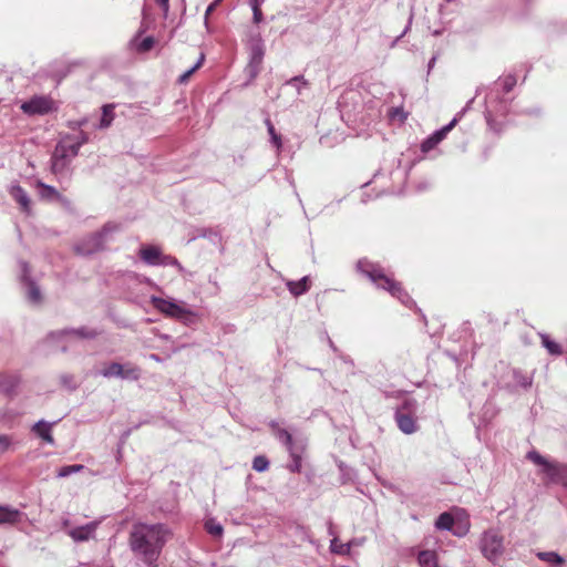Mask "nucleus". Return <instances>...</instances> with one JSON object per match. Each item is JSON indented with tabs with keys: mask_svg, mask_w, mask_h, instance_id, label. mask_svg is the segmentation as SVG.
I'll return each mask as SVG.
<instances>
[{
	"mask_svg": "<svg viewBox=\"0 0 567 567\" xmlns=\"http://www.w3.org/2000/svg\"><path fill=\"white\" fill-rule=\"evenodd\" d=\"M168 535L169 530L163 524L136 523L132 526L128 545L144 563H152L158 559Z\"/></svg>",
	"mask_w": 567,
	"mask_h": 567,
	"instance_id": "f257e3e1",
	"label": "nucleus"
},
{
	"mask_svg": "<svg viewBox=\"0 0 567 567\" xmlns=\"http://www.w3.org/2000/svg\"><path fill=\"white\" fill-rule=\"evenodd\" d=\"M86 142L85 137L74 140L71 136L63 137L55 146L52 154V171L60 173L65 169L68 164L74 158L82 144Z\"/></svg>",
	"mask_w": 567,
	"mask_h": 567,
	"instance_id": "f03ea898",
	"label": "nucleus"
},
{
	"mask_svg": "<svg viewBox=\"0 0 567 567\" xmlns=\"http://www.w3.org/2000/svg\"><path fill=\"white\" fill-rule=\"evenodd\" d=\"M480 547L484 557L494 563L504 553V537L497 529H487L481 537Z\"/></svg>",
	"mask_w": 567,
	"mask_h": 567,
	"instance_id": "7ed1b4c3",
	"label": "nucleus"
},
{
	"mask_svg": "<svg viewBox=\"0 0 567 567\" xmlns=\"http://www.w3.org/2000/svg\"><path fill=\"white\" fill-rule=\"evenodd\" d=\"M536 465L543 466V472L555 483L566 484L567 478V465L549 462L537 452H529L527 455Z\"/></svg>",
	"mask_w": 567,
	"mask_h": 567,
	"instance_id": "20e7f679",
	"label": "nucleus"
},
{
	"mask_svg": "<svg viewBox=\"0 0 567 567\" xmlns=\"http://www.w3.org/2000/svg\"><path fill=\"white\" fill-rule=\"evenodd\" d=\"M21 111L30 116L45 115L56 111V105L53 99L45 95H35L29 101H25L20 106Z\"/></svg>",
	"mask_w": 567,
	"mask_h": 567,
	"instance_id": "39448f33",
	"label": "nucleus"
},
{
	"mask_svg": "<svg viewBox=\"0 0 567 567\" xmlns=\"http://www.w3.org/2000/svg\"><path fill=\"white\" fill-rule=\"evenodd\" d=\"M151 303L156 310L173 319H185L189 316H193L190 310L186 309L183 305L176 303L172 300H166L159 297H152Z\"/></svg>",
	"mask_w": 567,
	"mask_h": 567,
	"instance_id": "423d86ee",
	"label": "nucleus"
},
{
	"mask_svg": "<svg viewBox=\"0 0 567 567\" xmlns=\"http://www.w3.org/2000/svg\"><path fill=\"white\" fill-rule=\"evenodd\" d=\"M373 282L378 288L386 290L402 302H406V300H409V296L402 287V284L396 281L393 277L385 275L384 270L380 272V278L374 279Z\"/></svg>",
	"mask_w": 567,
	"mask_h": 567,
	"instance_id": "0eeeda50",
	"label": "nucleus"
},
{
	"mask_svg": "<svg viewBox=\"0 0 567 567\" xmlns=\"http://www.w3.org/2000/svg\"><path fill=\"white\" fill-rule=\"evenodd\" d=\"M105 230L92 234L75 247L79 255H91L103 249Z\"/></svg>",
	"mask_w": 567,
	"mask_h": 567,
	"instance_id": "6e6552de",
	"label": "nucleus"
},
{
	"mask_svg": "<svg viewBox=\"0 0 567 567\" xmlns=\"http://www.w3.org/2000/svg\"><path fill=\"white\" fill-rule=\"evenodd\" d=\"M455 124L456 120L454 118L450 124L443 126L441 130L430 135L426 140L422 142L421 151L423 153H427L435 148L446 137V135L455 126Z\"/></svg>",
	"mask_w": 567,
	"mask_h": 567,
	"instance_id": "1a4fd4ad",
	"label": "nucleus"
},
{
	"mask_svg": "<svg viewBox=\"0 0 567 567\" xmlns=\"http://www.w3.org/2000/svg\"><path fill=\"white\" fill-rule=\"evenodd\" d=\"M395 422L398 427L405 434H412L417 431L416 419L412 414H405L402 411H396Z\"/></svg>",
	"mask_w": 567,
	"mask_h": 567,
	"instance_id": "9d476101",
	"label": "nucleus"
},
{
	"mask_svg": "<svg viewBox=\"0 0 567 567\" xmlns=\"http://www.w3.org/2000/svg\"><path fill=\"white\" fill-rule=\"evenodd\" d=\"M355 268L359 272L367 276L371 281L380 278V272L383 270L379 265L370 261L367 258L358 260Z\"/></svg>",
	"mask_w": 567,
	"mask_h": 567,
	"instance_id": "9b49d317",
	"label": "nucleus"
},
{
	"mask_svg": "<svg viewBox=\"0 0 567 567\" xmlns=\"http://www.w3.org/2000/svg\"><path fill=\"white\" fill-rule=\"evenodd\" d=\"M9 193L11 197L20 205L21 210L25 214H30L31 200L27 192L21 186L13 185L11 186Z\"/></svg>",
	"mask_w": 567,
	"mask_h": 567,
	"instance_id": "f8f14e48",
	"label": "nucleus"
},
{
	"mask_svg": "<svg viewBox=\"0 0 567 567\" xmlns=\"http://www.w3.org/2000/svg\"><path fill=\"white\" fill-rule=\"evenodd\" d=\"M21 513L9 506H0V525L16 524L20 520Z\"/></svg>",
	"mask_w": 567,
	"mask_h": 567,
	"instance_id": "ddd939ff",
	"label": "nucleus"
},
{
	"mask_svg": "<svg viewBox=\"0 0 567 567\" xmlns=\"http://www.w3.org/2000/svg\"><path fill=\"white\" fill-rule=\"evenodd\" d=\"M420 567H437L439 557L435 550H421L417 555Z\"/></svg>",
	"mask_w": 567,
	"mask_h": 567,
	"instance_id": "4468645a",
	"label": "nucleus"
},
{
	"mask_svg": "<svg viewBox=\"0 0 567 567\" xmlns=\"http://www.w3.org/2000/svg\"><path fill=\"white\" fill-rule=\"evenodd\" d=\"M140 257L150 265H157L159 262L161 250L155 246H146L141 248Z\"/></svg>",
	"mask_w": 567,
	"mask_h": 567,
	"instance_id": "2eb2a0df",
	"label": "nucleus"
},
{
	"mask_svg": "<svg viewBox=\"0 0 567 567\" xmlns=\"http://www.w3.org/2000/svg\"><path fill=\"white\" fill-rule=\"evenodd\" d=\"M287 288L291 295L299 297L309 290L310 280L308 277H303L298 281H288Z\"/></svg>",
	"mask_w": 567,
	"mask_h": 567,
	"instance_id": "dca6fc26",
	"label": "nucleus"
},
{
	"mask_svg": "<svg viewBox=\"0 0 567 567\" xmlns=\"http://www.w3.org/2000/svg\"><path fill=\"white\" fill-rule=\"evenodd\" d=\"M95 524L75 527L70 532V536L76 542L87 540L95 530Z\"/></svg>",
	"mask_w": 567,
	"mask_h": 567,
	"instance_id": "f3484780",
	"label": "nucleus"
},
{
	"mask_svg": "<svg viewBox=\"0 0 567 567\" xmlns=\"http://www.w3.org/2000/svg\"><path fill=\"white\" fill-rule=\"evenodd\" d=\"M32 431L47 443H54V439L51 434V424L44 421H39L33 425Z\"/></svg>",
	"mask_w": 567,
	"mask_h": 567,
	"instance_id": "a211bd4d",
	"label": "nucleus"
},
{
	"mask_svg": "<svg viewBox=\"0 0 567 567\" xmlns=\"http://www.w3.org/2000/svg\"><path fill=\"white\" fill-rule=\"evenodd\" d=\"M305 447L303 446H295L288 450L290 457H291V464L289 465V470L291 472L299 473L302 467V452Z\"/></svg>",
	"mask_w": 567,
	"mask_h": 567,
	"instance_id": "6ab92c4d",
	"label": "nucleus"
},
{
	"mask_svg": "<svg viewBox=\"0 0 567 567\" xmlns=\"http://www.w3.org/2000/svg\"><path fill=\"white\" fill-rule=\"evenodd\" d=\"M121 378L137 381L141 378V369L132 363H126L123 365Z\"/></svg>",
	"mask_w": 567,
	"mask_h": 567,
	"instance_id": "aec40b11",
	"label": "nucleus"
},
{
	"mask_svg": "<svg viewBox=\"0 0 567 567\" xmlns=\"http://www.w3.org/2000/svg\"><path fill=\"white\" fill-rule=\"evenodd\" d=\"M276 431V436L285 444L287 450L295 447L292 435L285 429H280L277 425H271Z\"/></svg>",
	"mask_w": 567,
	"mask_h": 567,
	"instance_id": "412c9836",
	"label": "nucleus"
},
{
	"mask_svg": "<svg viewBox=\"0 0 567 567\" xmlns=\"http://www.w3.org/2000/svg\"><path fill=\"white\" fill-rule=\"evenodd\" d=\"M453 525H454V518L450 513H446V512L442 513L435 522L436 528L443 529V530H451Z\"/></svg>",
	"mask_w": 567,
	"mask_h": 567,
	"instance_id": "4be33fe9",
	"label": "nucleus"
},
{
	"mask_svg": "<svg viewBox=\"0 0 567 567\" xmlns=\"http://www.w3.org/2000/svg\"><path fill=\"white\" fill-rule=\"evenodd\" d=\"M204 61H205V54L203 52H200L195 65L193 68H190L189 70H187L186 72H184L178 78V83L184 84V83L188 82L190 76L203 65Z\"/></svg>",
	"mask_w": 567,
	"mask_h": 567,
	"instance_id": "5701e85b",
	"label": "nucleus"
},
{
	"mask_svg": "<svg viewBox=\"0 0 567 567\" xmlns=\"http://www.w3.org/2000/svg\"><path fill=\"white\" fill-rule=\"evenodd\" d=\"M102 111L103 112H102L100 126L105 128V127H109L114 120V105L113 104L104 105Z\"/></svg>",
	"mask_w": 567,
	"mask_h": 567,
	"instance_id": "b1692460",
	"label": "nucleus"
},
{
	"mask_svg": "<svg viewBox=\"0 0 567 567\" xmlns=\"http://www.w3.org/2000/svg\"><path fill=\"white\" fill-rule=\"evenodd\" d=\"M135 45V50L138 53H146L151 51L155 44V39L153 37H146L142 41L136 42V39L133 41Z\"/></svg>",
	"mask_w": 567,
	"mask_h": 567,
	"instance_id": "393cba45",
	"label": "nucleus"
},
{
	"mask_svg": "<svg viewBox=\"0 0 567 567\" xmlns=\"http://www.w3.org/2000/svg\"><path fill=\"white\" fill-rule=\"evenodd\" d=\"M123 373V364L117 362H112L106 368L102 370V375L105 378L118 377L121 378Z\"/></svg>",
	"mask_w": 567,
	"mask_h": 567,
	"instance_id": "a878e982",
	"label": "nucleus"
},
{
	"mask_svg": "<svg viewBox=\"0 0 567 567\" xmlns=\"http://www.w3.org/2000/svg\"><path fill=\"white\" fill-rule=\"evenodd\" d=\"M38 187L41 188V197L42 198H44V199L60 198V194L54 187L45 185L42 182L38 183Z\"/></svg>",
	"mask_w": 567,
	"mask_h": 567,
	"instance_id": "bb28decb",
	"label": "nucleus"
},
{
	"mask_svg": "<svg viewBox=\"0 0 567 567\" xmlns=\"http://www.w3.org/2000/svg\"><path fill=\"white\" fill-rule=\"evenodd\" d=\"M537 557L540 560H544V561H547V563L557 564V565H563L564 564V558L560 557L555 551H542V553L537 554Z\"/></svg>",
	"mask_w": 567,
	"mask_h": 567,
	"instance_id": "cd10ccee",
	"label": "nucleus"
},
{
	"mask_svg": "<svg viewBox=\"0 0 567 567\" xmlns=\"http://www.w3.org/2000/svg\"><path fill=\"white\" fill-rule=\"evenodd\" d=\"M84 470V466L81 465V464H74V465H65V466H62L59 471H58V476L59 477H66L73 473H79L81 471Z\"/></svg>",
	"mask_w": 567,
	"mask_h": 567,
	"instance_id": "c85d7f7f",
	"label": "nucleus"
},
{
	"mask_svg": "<svg viewBox=\"0 0 567 567\" xmlns=\"http://www.w3.org/2000/svg\"><path fill=\"white\" fill-rule=\"evenodd\" d=\"M543 344L548 350L549 353L555 355H560L563 353V349L560 344L557 342L549 340L548 338H543Z\"/></svg>",
	"mask_w": 567,
	"mask_h": 567,
	"instance_id": "c756f323",
	"label": "nucleus"
},
{
	"mask_svg": "<svg viewBox=\"0 0 567 567\" xmlns=\"http://www.w3.org/2000/svg\"><path fill=\"white\" fill-rule=\"evenodd\" d=\"M268 466H269V462L262 455L256 456L252 461V468L257 472H264L268 468Z\"/></svg>",
	"mask_w": 567,
	"mask_h": 567,
	"instance_id": "7c9ffc66",
	"label": "nucleus"
},
{
	"mask_svg": "<svg viewBox=\"0 0 567 567\" xmlns=\"http://www.w3.org/2000/svg\"><path fill=\"white\" fill-rule=\"evenodd\" d=\"M264 58V51L260 47H255L251 53L250 64L255 68H259Z\"/></svg>",
	"mask_w": 567,
	"mask_h": 567,
	"instance_id": "2f4dec72",
	"label": "nucleus"
},
{
	"mask_svg": "<svg viewBox=\"0 0 567 567\" xmlns=\"http://www.w3.org/2000/svg\"><path fill=\"white\" fill-rule=\"evenodd\" d=\"M331 551L339 554V555H346L350 551V545L349 544H338L337 540H332L331 543Z\"/></svg>",
	"mask_w": 567,
	"mask_h": 567,
	"instance_id": "473e14b6",
	"label": "nucleus"
},
{
	"mask_svg": "<svg viewBox=\"0 0 567 567\" xmlns=\"http://www.w3.org/2000/svg\"><path fill=\"white\" fill-rule=\"evenodd\" d=\"M389 116L392 120L398 118L400 122H404L408 118V113H405L402 107H392L389 112Z\"/></svg>",
	"mask_w": 567,
	"mask_h": 567,
	"instance_id": "72a5a7b5",
	"label": "nucleus"
},
{
	"mask_svg": "<svg viewBox=\"0 0 567 567\" xmlns=\"http://www.w3.org/2000/svg\"><path fill=\"white\" fill-rule=\"evenodd\" d=\"M517 83V80L514 75H506L504 79H503V90L505 93H508L511 92L514 86L516 85Z\"/></svg>",
	"mask_w": 567,
	"mask_h": 567,
	"instance_id": "f704fd0d",
	"label": "nucleus"
},
{
	"mask_svg": "<svg viewBox=\"0 0 567 567\" xmlns=\"http://www.w3.org/2000/svg\"><path fill=\"white\" fill-rule=\"evenodd\" d=\"M206 530L213 536H220L223 534V527L214 522L206 523Z\"/></svg>",
	"mask_w": 567,
	"mask_h": 567,
	"instance_id": "c9c22d12",
	"label": "nucleus"
},
{
	"mask_svg": "<svg viewBox=\"0 0 567 567\" xmlns=\"http://www.w3.org/2000/svg\"><path fill=\"white\" fill-rule=\"evenodd\" d=\"M415 408V401L411 399H405L402 405L396 411H402L405 414H412Z\"/></svg>",
	"mask_w": 567,
	"mask_h": 567,
	"instance_id": "e433bc0d",
	"label": "nucleus"
},
{
	"mask_svg": "<svg viewBox=\"0 0 567 567\" xmlns=\"http://www.w3.org/2000/svg\"><path fill=\"white\" fill-rule=\"evenodd\" d=\"M29 298L33 302H39L41 300V293L39 288L35 285H31L29 289Z\"/></svg>",
	"mask_w": 567,
	"mask_h": 567,
	"instance_id": "4c0bfd02",
	"label": "nucleus"
},
{
	"mask_svg": "<svg viewBox=\"0 0 567 567\" xmlns=\"http://www.w3.org/2000/svg\"><path fill=\"white\" fill-rule=\"evenodd\" d=\"M10 445V437L8 435H0V452L8 450Z\"/></svg>",
	"mask_w": 567,
	"mask_h": 567,
	"instance_id": "58836bf2",
	"label": "nucleus"
},
{
	"mask_svg": "<svg viewBox=\"0 0 567 567\" xmlns=\"http://www.w3.org/2000/svg\"><path fill=\"white\" fill-rule=\"evenodd\" d=\"M252 11H254V21L256 23L261 22V20H262V11H261L260 7H252Z\"/></svg>",
	"mask_w": 567,
	"mask_h": 567,
	"instance_id": "ea45409f",
	"label": "nucleus"
},
{
	"mask_svg": "<svg viewBox=\"0 0 567 567\" xmlns=\"http://www.w3.org/2000/svg\"><path fill=\"white\" fill-rule=\"evenodd\" d=\"M265 124H266V126H267V130H268V133H269L270 137H271V136H275L276 134H278V133L276 132V130H275L274 124L271 123V121H270L269 118H266V120H265Z\"/></svg>",
	"mask_w": 567,
	"mask_h": 567,
	"instance_id": "a19ab883",
	"label": "nucleus"
},
{
	"mask_svg": "<svg viewBox=\"0 0 567 567\" xmlns=\"http://www.w3.org/2000/svg\"><path fill=\"white\" fill-rule=\"evenodd\" d=\"M271 142L276 146L277 150H279L282 145L281 136L279 134L271 136Z\"/></svg>",
	"mask_w": 567,
	"mask_h": 567,
	"instance_id": "79ce46f5",
	"label": "nucleus"
},
{
	"mask_svg": "<svg viewBox=\"0 0 567 567\" xmlns=\"http://www.w3.org/2000/svg\"><path fill=\"white\" fill-rule=\"evenodd\" d=\"M157 4L161 6L165 13L168 12L169 9V0H156Z\"/></svg>",
	"mask_w": 567,
	"mask_h": 567,
	"instance_id": "37998d69",
	"label": "nucleus"
},
{
	"mask_svg": "<svg viewBox=\"0 0 567 567\" xmlns=\"http://www.w3.org/2000/svg\"><path fill=\"white\" fill-rule=\"evenodd\" d=\"M78 333L84 338H90V339L95 338L97 336V333L95 331L84 332L81 330Z\"/></svg>",
	"mask_w": 567,
	"mask_h": 567,
	"instance_id": "c03bdc74",
	"label": "nucleus"
},
{
	"mask_svg": "<svg viewBox=\"0 0 567 567\" xmlns=\"http://www.w3.org/2000/svg\"><path fill=\"white\" fill-rule=\"evenodd\" d=\"M265 0H254L252 7H260L264 3Z\"/></svg>",
	"mask_w": 567,
	"mask_h": 567,
	"instance_id": "a18cd8bd",
	"label": "nucleus"
},
{
	"mask_svg": "<svg viewBox=\"0 0 567 567\" xmlns=\"http://www.w3.org/2000/svg\"><path fill=\"white\" fill-rule=\"evenodd\" d=\"M215 6L216 3L210 4L206 10V14H209L215 9Z\"/></svg>",
	"mask_w": 567,
	"mask_h": 567,
	"instance_id": "49530a36",
	"label": "nucleus"
},
{
	"mask_svg": "<svg viewBox=\"0 0 567 567\" xmlns=\"http://www.w3.org/2000/svg\"><path fill=\"white\" fill-rule=\"evenodd\" d=\"M157 560H153L152 563H145L148 567H158L156 564Z\"/></svg>",
	"mask_w": 567,
	"mask_h": 567,
	"instance_id": "de8ad7c7",
	"label": "nucleus"
},
{
	"mask_svg": "<svg viewBox=\"0 0 567 567\" xmlns=\"http://www.w3.org/2000/svg\"><path fill=\"white\" fill-rule=\"evenodd\" d=\"M299 80H302V76H295L290 81H288V83H291L293 81H299Z\"/></svg>",
	"mask_w": 567,
	"mask_h": 567,
	"instance_id": "09e8293b",
	"label": "nucleus"
},
{
	"mask_svg": "<svg viewBox=\"0 0 567 567\" xmlns=\"http://www.w3.org/2000/svg\"><path fill=\"white\" fill-rule=\"evenodd\" d=\"M151 358H152L153 360H155V361H158V360H159V359H158V357H157L156 354H152V355H151Z\"/></svg>",
	"mask_w": 567,
	"mask_h": 567,
	"instance_id": "8fccbe9b",
	"label": "nucleus"
}]
</instances>
